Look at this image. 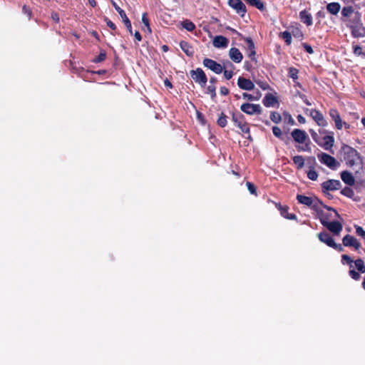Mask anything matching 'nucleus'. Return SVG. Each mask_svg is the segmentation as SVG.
<instances>
[{
  "label": "nucleus",
  "mask_w": 365,
  "mask_h": 365,
  "mask_svg": "<svg viewBox=\"0 0 365 365\" xmlns=\"http://www.w3.org/2000/svg\"><path fill=\"white\" fill-rule=\"evenodd\" d=\"M321 223L334 235L339 236L342 230V225L336 220H329L321 218Z\"/></svg>",
  "instance_id": "obj_5"
},
{
  "label": "nucleus",
  "mask_w": 365,
  "mask_h": 365,
  "mask_svg": "<svg viewBox=\"0 0 365 365\" xmlns=\"http://www.w3.org/2000/svg\"><path fill=\"white\" fill-rule=\"evenodd\" d=\"M51 18L56 23H58L60 21L58 14L57 12L53 11L51 14Z\"/></svg>",
  "instance_id": "obj_53"
},
{
  "label": "nucleus",
  "mask_w": 365,
  "mask_h": 365,
  "mask_svg": "<svg viewBox=\"0 0 365 365\" xmlns=\"http://www.w3.org/2000/svg\"><path fill=\"white\" fill-rule=\"evenodd\" d=\"M291 135L294 140L299 143H304L307 138V135L304 130L300 129H294Z\"/></svg>",
  "instance_id": "obj_16"
},
{
  "label": "nucleus",
  "mask_w": 365,
  "mask_h": 365,
  "mask_svg": "<svg viewBox=\"0 0 365 365\" xmlns=\"http://www.w3.org/2000/svg\"><path fill=\"white\" fill-rule=\"evenodd\" d=\"M321 242L325 243L327 246L335 249L339 252L343 251V247L341 245L336 244L333 238L326 233H321Z\"/></svg>",
  "instance_id": "obj_12"
},
{
  "label": "nucleus",
  "mask_w": 365,
  "mask_h": 365,
  "mask_svg": "<svg viewBox=\"0 0 365 365\" xmlns=\"http://www.w3.org/2000/svg\"><path fill=\"white\" fill-rule=\"evenodd\" d=\"M229 56L232 61L237 63H240L243 58V56L240 51L235 47H232L230 49Z\"/></svg>",
  "instance_id": "obj_20"
},
{
  "label": "nucleus",
  "mask_w": 365,
  "mask_h": 365,
  "mask_svg": "<svg viewBox=\"0 0 365 365\" xmlns=\"http://www.w3.org/2000/svg\"><path fill=\"white\" fill-rule=\"evenodd\" d=\"M202 63L205 67L210 69L216 74L221 73L225 68V66H222L220 63L208 58H204Z\"/></svg>",
  "instance_id": "obj_8"
},
{
  "label": "nucleus",
  "mask_w": 365,
  "mask_h": 365,
  "mask_svg": "<svg viewBox=\"0 0 365 365\" xmlns=\"http://www.w3.org/2000/svg\"><path fill=\"white\" fill-rule=\"evenodd\" d=\"M341 262L343 264H350V267H352V259H351V257L346 255H342L341 257Z\"/></svg>",
  "instance_id": "obj_46"
},
{
  "label": "nucleus",
  "mask_w": 365,
  "mask_h": 365,
  "mask_svg": "<svg viewBox=\"0 0 365 365\" xmlns=\"http://www.w3.org/2000/svg\"><path fill=\"white\" fill-rule=\"evenodd\" d=\"M344 160L346 164L350 168H359L362 166V159L359 153L353 148L349 145L342 147Z\"/></svg>",
  "instance_id": "obj_1"
},
{
  "label": "nucleus",
  "mask_w": 365,
  "mask_h": 365,
  "mask_svg": "<svg viewBox=\"0 0 365 365\" xmlns=\"http://www.w3.org/2000/svg\"><path fill=\"white\" fill-rule=\"evenodd\" d=\"M340 5L338 3H330L327 6L328 11L331 14H336L340 10Z\"/></svg>",
  "instance_id": "obj_29"
},
{
  "label": "nucleus",
  "mask_w": 365,
  "mask_h": 365,
  "mask_svg": "<svg viewBox=\"0 0 365 365\" xmlns=\"http://www.w3.org/2000/svg\"><path fill=\"white\" fill-rule=\"evenodd\" d=\"M354 53L356 55H360L361 53V47L356 46L354 47Z\"/></svg>",
  "instance_id": "obj_61"
},
{
  "label": "nucleus",
  "mask_w": 365,
  "mask_h": 365,
  "mask_svg": "<svg viewBox=\"0 0 365 365\" xmlns=\"http://www.w3.org/2000/svg\"><path fill=\"white\" fill-rule=\"evenodd\" d=\"M292 35L294 36V38H302L303 37V34L302 32V31L299 29V28H294L292 30V32H291Z\"/></svg>",
  "instance_id": "obj_44"
},
{
  "label": "nucleus",
  "mask_w": 365,
  "mask_h": 365,
  "mask_svg": "<svg viewBox=\"0 0 365 365\" xmlns=\"http://www.w3.org/2000/svg\"><path fill=\"white\" fill-rule=\"evenodd\" d=\"M337 215V213L333 210L332 209H330L329 207L326 205H323L321 204V216L323 217V219L327 220L326 217H331L333 218L334 217H336Z\"/></svg>",
  "instance_id": "obj_22"
},
{
  "label": "nucleus",
  "mask_w": 365,
  "mask_h": 365,
  "mask_svg": "<svg viewBox=\"0 0 365 365\" xmlns=\"http://www.w3.org/2000/svg\"><path fill=\"white\" fill-rule=\"evenodd\" d=\"M22 13L28 16L29 20L31 19L33 13L29 6L24 5L22 6Z\"/></svg>",
  "instance_id": "obj_41"
},
{
  "label": "nucleus",
  "mask_w": 365,
  "mask_h": 365,
  "mask_svg": "<svg viewBox=\"0 0 365 365\" xmlns=\"http://www.w3.org/2000/svg\"><path fill=\"white\" fill-rule=\"evenodd\" d=\"M307 177L312 180H316L318 178V174L314 169H310L307 172Z\"/></svg>",
  "instance_id": "obj_43"
},
{
  "label": "nucleus",
  "mask_w": 365,
  "mask_h": 365,
  "mask_svg": "<svg viewBox=\"0 0 365 365\" xmlns=\"http://www.w3.org/2000/svg\"><path fill=\"white\" fill-rule=\"evenodd\" d=\"M272 132L274 136H276L278 138L282 139V132L281 129L277 126H273L272 127Z\"/></svg>",
  "instance_id": "obj_45"
},
{
  "label": "nucleus",
  "mask_w": 365,
  "mask_h": 365,
  "mask_svg": "<svg viewBox=\"0 0 365 365\" xmlns=\"http://www.w3.org/2000/svg\"><path fill=\"white\" fill-rule=\"evenodd\" d=\"M343 245L346 247H354L355 250H359L361 247L360 243L359 241L353 236H351L349 235H346L344 237L343 240Z\"/></svg>",
  "instance_id": "obj_17"
},
{
  "label": "nucleus",
  "mask_w": 365,
  "mask_h": 365,
  "mask_svg": "<svg viewBox=\"0 0 365 365\" xmlns=\"http://www.w3.org/2000/svg\"><path fill=\"white\" fill-rule=\"evenodd\" d=\"M240 110L247 114V115H254V114H261L262 112V109L259 104H252L250 103H245L241 105Z\"/></svg>",
  "instance_id": "obj_6"
},
{
  "label": "nucleus",
  "mask_w": 365,
  "mask_h": 365,
  "mask_svg": "<svg viewBox=\"0 0 365 365\" xmlns=\"http://www.w3.org/2000/svg\"><path fill=\"white\" fill-rule=\"evenodd\" d=\"M342 193L346 196L350 197L353 195V191L350 188H346L342 190Z\"/></svg>",
  "instance_id": "obj_57"
},
{
  "label": "nucleus",
  "mask_w": 365,
  "mask_h": 365,
  "mask_svg": "<svg viewBox=\"0 0 365 365\" xmlns=\"http://www.w3.org/2000/svg\"><path fill=\"white\" fill-rule=\"evenodd\" d=\"M182 27L188 31H192L195 29V25L190 20H185L182 22Z\"/></svg>",
  "instance_id": "obj_33"
},
{
  "label": "nucleus",
  "mask_w": 365,
  "mask_h": 365,
  "mask_svg": "<svg viewBox=\"0 0 365 365\" xmlns=\"http://www.w3.org/2000/svg\"><path fill=\"white\" fill-rule=\"evenodd\" d=\"M279 37L284 40L287 46L292 43V34L288 31H284L279 34Z\"/></svg>",
  "instance_id": "obj_30"
},
{
  "label": "nucleus",
  "mask_w": 365,
  "mask_h": 365,
  "mask_svg": "<svg viewBox=\"0 0 365 365\" xmlns=\"http://www.w3.org/2000/svg\"><path fill=\"white\" fill-rule=\"evenodd\" d=\"M298 69L294 67H290L288 70V76L295 81L298 78Z\"/></svg>",
  "instance_id": "obj_38"
},
{
  "label": "nucleus",
  "mask_w": 365,
  "mask_h": 365,
  "mask_svg": "<svg viewBox=\"0 0 365 365\" xmlns=\"http://www.w3.org/2000/svg\"><path fill=\"white\" fill-rule=\"evenodd\" d=\"M242 97H243V98L247 99L250 101H258L259 99L260 95L259 96H255L247 93H243Z\"/></svg>",
  "instance_id": "obj_42"
},
{
  "label": "nucleus",
  "mask_w": 365,
  "mask_h": 365,
  "mask_svg": "<svg viewBox=\"0 0 365 365\" xmlns=\"http://www.w3.org/2000/svg\"><path fill=\"white\" fill-rule=\"evenodd\" d=\"M293 162L297 165V169H301L304 165V159L302 155H296L293 158Z\"/></svg>",
  "instance_id": "obj_31"
},
{
  "label": "nucleus",
  "mask_w": 365,
  "mask_h": 365,
  "mask_svg": "<svg viewBox=\"0 0 365 365\" xmlns=\"http://www.w3.org/2000/svg\"><path fill=\"white\" fill-rule=\"evenodd\" d=\"M349 11H350V9L344 8L342 10V14L344 16H347L348 14L349 13Z\"/></svg>",
  "instance_id": "obj_64"
},
{
  "label": "nucleus",
  "mask_w": 365,
  "mask_h": 365,
  "mask_svg": "<svg viewBox=\"0 0 365 365\" xmlns=\"http://www.w3.org/2000/svg\"><path fill=\"white\" fill-rule=\"evenodd\" d=\"M88 4L92 6L95 7L97 5V2L96 0H88Z\"/></svg>",
  "instance_id": "obj_63"
},
{
  "label": "nucleus",
  "mask_w": 365,
  "mask_h": 365,
  "mask_svg": "<svg viewBox=\"0 0 365 365\" xmlns=\"http://www.w3.org/2000/svg\"><path fill=\"white\" fill-rule=\"evenodd\" d=\"M276 207L279 210L281 215L284 218L288 220H295L297 218L295 214L288 212L289 209L288 206H282L280 203H276Z\"/></svg>",
  "instance_id": "obj_18"
},
{
  "label": "nucleus",
  "mask_w": 365,
  "mask_h": 365,
  "mask_svg": "<svg viewBox=\"0 0 365 365\" xmlns=\"http://www.w3.org/2000/svg\"><path fill=\"white\" fill-rule=\"evenodd\" d=\"M206 93L210 94V97L212 100H215L216 98V86L215 85H209L206 88Z\"/></svg>",
  "instance_id": "obj_34"
},
{
  "label": "nucleus",
  "mask_w": 365,
  "mask_h": 365,
  "mask_svg": "<svg viewBox=\"0 0 365 365\" xmlns=\"http://www.w3.org/2000/svg\"><path fill=\"white\" fill-rule=\"evenodd\" d=\"M228 43V39L223 36H216L212 41L213 46L216 48H226Z\"/></svg>",
  "instance_id": "obj_21"
},
{
  "label": "nucleus",
  "mask_w": 365,
  "mask_h": 365,
  "mask_svg": "<svg viewBox=\"0 0 365 365\" xmlns=\"http://www.w3.org/2000/svg\"><path fill=\"white\" fill-rule=\"evenodd\" d=\"M299 18L301 21L305 24L307 26L312 25V16L307 10H303L299 12Z\"/></svg>",
  "instance_id": "obj_25"
},
{
  "label": "nucleus",
  "mask_w": 365,
  "mask_h": 365,
  "mask_svg": "<svg viewBox=\"0 0 365 365\" xmlns=\"http://www.w3.org/2000/svg\"><path fill=\"white\" fill-rule=\"evenodd\" d=\"M321 163L333 170H337L340 165V163L334 157L326 153H321Z\"/></svg>",
  "instance_id": "obj_9"
},
{
  "label": "nucleus",
  "mask_w": 365,
  "mask_h": 365,
  "mask_svg": "<svg viewBox=\"0 0 365 365\" xmlns=\"http://www.w3.org/2000/svg\"><path fill=\"white\" fill-rule=\"evenodd\" d=\"M242 39L247 43L246 53L248 58L255 63L257 62L256 58V48L254 41L250 37H242Z\"/></svg>",
  "instance_id": "obj_7"
},
{
  "label": "nucleus",
  "mask_w": 365,
  "mask_h": 365,
  "mask_svg": "<svg viewBox=\"0 0 365 365\" xmlns=\"http://www.w3.org/2000/svg\"><path fill=\"white\" fill-rule=\"evenodd\" d=\"M302 46L307 53H313L314 51L310 45L307 44V43H303Z\"/></svg>",
  "instance_id": "obj_52"
},
{
  "label": "nucleus",
  "mask_w": 365,
  "mask_h": 365,
  "mask_svg": "<svg viewBox=\"0 0 365 365\" xmlns=\"http://www.w3.org/2000/svg\"><path fill=\"white\" fill-rule=\"evenodd\" d=\"M341 185V182L339 180H330L327 182H324L322 184L324 192H326L329 190H336L339 189Z\"/></svg>",
  "instance_id": "obj_19"
},
{
  "label": "nucleus",
  "mask_w": 365,
  "mask_h": 365,
  "mask_svg": "<svg viewBox=\"0 0 365 365\" xmlns=\"http://www.w3.org/2000/svg\"><path fill=\"white\" fill-rule=\"evenodd\" d=\"M297 200L299 203L313 209L316 212V216L319 217V210H318V202H319V200L317 197H312L303 195H297Z\"/></svg>",
  "instance_id": "obj_3"
},
{
  "label": "nucleus",
  "mask_w": 365,
  "mask_h": 365,
  "mask_svg": "<svg viewBox=\"0 0 365 365\" xmlns=\"http://www.w3.org/2000/svg\"><path fill=\"white\" fill-rule=\"evenodd\" d=\"M349 274L354 279L358 280L360 278V274L354 269L349 271Z\"/></svg>",
  "instance_id": "obj_51"
},
{
  "label": "nucleus",
  "mask_w": 365,
  "mask_h": 365,
  "mask_svg": "<svg viewBox=\"0 0 365 365\" xmlns=\"http://www.w3.org/2000/svg\"><path fill=\"white\" fill-rule=\"evenodd\" d=\"M142 22L146 26L148 33L151 34L152 30L150 26L149 19L147 17L146 13H144L142 16Z\"/></svg>",
  "instance_id": "obj_39"
},
{
  "label": "nucleus",
  "mask_w": 365,
  "mask_h": 365,
  "mask_svg": "<svg viewBox=\"0 0 365 365\" xmlns=\"http://www.w3.org/2000/svg\"><path fill=\"white\" fill-rule=\"evenodd\" d=\"M228 4L242 17H243L247 12L246 6L241 0H229Z\"/></svg>",
  "instance_id": "obj_11"
},
{
  "label": "nucleus",
  "mask_w": 365,
  "mask_h": 365,
  "mask_svg": "<svg viewBox=\"0 0 365 365\" xmlns=\"http://www.w3.org/2000/svg\"><path fill=\"white\" fill-rule=\"evenodd\" d=\"M105 21L107 24V26L112 30L115 31L117 29L116 26L112 21H110L108 18H105Z\"/></svg>",
  "instance_id": "obj_50"
},
{
  "label": "nucleus",
  "mask_w": 365,
  "mask_h": 365,
  "mask_svg": "<svg viewBox=\"0 0 365 365\" xmlns=\"http://www.w3.org/2000/svg\"><path fill=\"white\" fill-rule=\"evenodd\" d=\"M190 74L192 79L196 83H198L202 88L205 87L207 82V78L202 68H197L195 70H191Z\"/></svg>",
  "instance_id": "obj_4"
},
{
  "label": "nucleus",
  "mask_w": 365,
  "mask_h": 365,
  "mask_svg": "<svg viewBox=\"0 0 365 365\" xmlns=\"http://www.w3.org/2000/svg\"><path fill=\"white\" fill-rule=\"evenodd\" d=\"M329 115L332 120L335 123L336 128L339 130H341L343 127V125H345L346 128H349V125L346 124V123H344L339 115V113L338 111L335 109H331L329 111Z\"/></svg>",
  "instance_id": "obj_13"
},
{
  "label": "nucleus",
  "mask_w": 365,
  "mask_h": 365,
  "mask_svg": "<svg viewBox=\"0 0 365 365\" xmlns=\"http://www.w3.org/2000/svg\"><path fill=\"white\" fill-rule=\"evenodd\" d=\"M355 229L356 234L365 240V230L359 225H355Z\"/></svg>",
  "instance_id": "obj_48"
},
{
  "label": "nucleus",
  "mask_w": 365,
  "mask_h": 365,
  "mask_svg": "<svg viewBox=\"0 0 365 365\" xmlns=\"http://www.w3.org/2000/svg\"><path fill=\"white\" fill-rule=\"evenodd\" d=\"M244 68L247 71H251L253 69V66L250 62L245 61L244 63Z\"/></svg>",
  "instance_id": "obj_55"
},
{
  "label": "nucleus",
  "mask_w": 365,
  "mask_h": 365,
  "mask_svg": "<svg viewBox=\"0 0 365 365\" xmlns=\"http://www.w3.org/2000/svg\"><path fill=\"white\" fill-rule=\"evenodd\" d=\"M164 85H165L166 87L169 88H173V85H172L171 82H170L168 78H165V79L164 80Z\"/></svg>",
  "instance_id": "obj_60"
},
{
  "label": "nucleus",
  "mask_w": 365,
  "mask_h": 365,
  "mask_svg": "<svg viewBox=\"0 0 365 365\" xmlns=\"http://www.w3.org/2000/svg\"><path fill=\"white\" fill-rule=\"evenodd\" d=\"M270 119L272 122L277 124L279 123L282 120V116L281 115L276 111H272L270 113Z\"/></svg>",
  "instance_id": "obj_36"
},
{
  "label": "nucleus",
  "mask_w": 365,
  "mask_h": 365,
  "mask_svg": "<svg viewBox=\"0 0 365 365\" xmlns=\"http://www.w3.org/2000/svg\"><path fill=\"white\" fill-rule=\"evenodd\" d=\"M341 180L344 183H346L348 185H353L355 182V179L352 174L348 171H343L341 173Z\"/></svg>",
  "instance_id": "obj_24"
},
{
  "label": "nucleus",
  "mask_w": 365,
  "mask_h": 365,
  "mask_svg": "<svg viewBox=\"0 0 365 365\" xmlns=\"http://www.w3.org/2000/svg\"><path fill=\"white\" fill-rule=\"evenodd\" d=\"M222 72H223L225 78L227 80L231 79L232 78L233 75H234L233 71L232 69L231 70H227L225 68Z\"/></svg>",
  "instance_id": "obj_49"
},
{
  "label": "nucleus",
  "mask_w": 365,
  "mask_h": 365,
  "mask_svg": "<svg viewBox=\"0 0 365 365\" xmlns=\"http://www.w3.org/2000/svg\"><path fill=\"white\" fill-rule=\"evenodd\" d=\"M227 115L224 113H221L219 115L217 120V125L221 128L225 127L227 123Z\"/></svg>",
  "instance_id": "obj_32"
},
{
  "label": "nucleus",
  "mask_w": 365,
  "mask_h": 365,
  "mask_svg": "<svg viewBox=\"0 0 365 365\" xmlns=\"http://www.w3.org/2000/svg\"><path fill=\"white\" fill-rule=\"evenodd\" d=\"M246 2L260 11H263L265 9L264 3L261 0H246Z\"/></svg>",
  "instance_id": "obj_28"
},
{
  "label": "nucleus",
  "mask_w": 365,
  "mask_h": 365,
  "mask_svg": "<svg viewBox=\"0 0 365 365\" xmlns=\"http://www.w3.org/2000/svg\"><path fill=\"white\" fill-rule=\"evenodd\" d=\"M297 119L299 123H304L306 122L305 118L302 115H298Z\"/></svg>",
  "instance_id": "obj_59"
},
{
  "label": "nucleus",
  "mask_w": 365,
  "mask_h": 365,
  "mask_svg": "<svg viewBox=\"0 0 365 365\" xmlns=\"http://www.w3.org/2000/svg\"><path fill=\"white\" fill-rule=\"evenodd\" d=\"M111 3H112L113 6L115 8V9L118 11V13L119 14L120 16L121 17L122 21L124 23V24H125L126 29H128L129 34L130 35H132L133 34V30H132L131 22L129 20V19L128 18V16H126L125 12L122 9H120L119 7V6L114 1H111Z\"/></svg>",
  "instance_id": "obj_10"
},
{
  "label": "nucleus",
  "mask_w": 365,
  "mask_h": 365,
  "mask_svg": "<svg viewBox=\"0 0 365 365\" xmlns=\"http://www.w3.org/2000/svg\"><path fill=\"white\" fill-rule=\"evenodd\" d=\"M232 120L235 125L237 126L242 133L247 134V138L250 140H252L250 135V130L249 123L246 121L245 117L240 113H232Z\"/></svg>",
  "instance_id": "obj_2"
},
{
  "label": "nucleus",
  "mask_w": 365,
  "mask_h": 365,
  "mask_svg": "<svg viewBox=\"0 0 365 365\" xmlns=\"http://www.w3.org/2000/svg\"><path fill=\"white\" fill-rule=\"evenodd\" d=\"M134 37H135V40L138 41H140L142 40L141 34L138 31H136L135 32Z\"/></svg>",
  "instance_id": "obj_58"
},
{
  "label": "nucleus",
  "mask_w": 365,
  "mask_h": 365,
  "mask_svg": "<svg viewBox=\"0 0 365 365\" xmlns=\"http://www.w3.org/2000/svg\"><path fill=\"white\" fill-rule=\"evenodd\" d=\"M220 93L222 96H227L229 94L230 91L225 86H221L220 88Z\"/></svg>",
  "instance_id": "obj_54"
},
{
  "label": "nucleus",
  "mask_w": 365,
  "mask_h": 365,
  "mask_svg": "<svg viewBox=\"0 0 365 365\" xmlns=\"http://www.w3.org/2000/svg\"><path fill=\"white\" fill-rule=\"evenodd\" d=\"M217 82V79L216 77L215 76H212L210 78V83L211 85H215L216 83Z\"/></svg>",
  "instance_id": "obj_62"
},
{
  "label": "nucleus",
  "mask_w": 365,
  "mask_h": 365,
  "mask_svg": "<svg viewBox=\"0 0 365 365\" xmlns=\"http://www.w3.org/2000/svg\"><path fill=\"white\" fill-rule=\"evenodd\" d=\"M246 185L247 187V189L248 190L250 191V192L252 194V195H257V187L256 186L251 182H246Z\"/></svg>",
  "instance_id": "obj_40"
},
{
  "label": "nucleus",
  "mask_w": 365,
  "mask_h": 365,
  "mask_svg": "<svg viewBox=\"0 0 365 365\" xmlns=\"http://www.w3.org/2000/svg\"><path fill=\"white\" fill-rule=\"evenodd\" d=\"M352 34L354 36L362 37L365 36V28L360 24H357L352 28Z\"/></svg>",
  "instance_id": "obj_27"
},
{
  "label": "nucleus",
  "mask_w": 365,
  "mask_h": 365,
  "mask_svg": "<svg viewBox=\"0 0 365 365\" xmlns=\"http://www.w3.org/2000/svg\"><path fill=\"white\" fill-rule=\"evenodd\" d=\"M106 58V52L104 50H101L99 55H98L96 57H95L93 59V62L95 63H101L103 61H105Z\"/></svg>",
  "instance_id": "obj_35"
},
{
  "label": "nucleus",
  "mask_w": 365,
  "mask_h": 365,
  "mask_svg": "<svg viewBox=\"0 0 365 365\" xmlns=\"http://www.w3.org/2000/svg\"><path fill=\"white\" fill-rule=\"evenodd\" d=\"M237 86L240 88L245 91H252L255 88V84L250 79L242 76L237 79Z\"/></svg>",
  "instance_id": "obj_14"
},
{
  "label": "nucleus",
  "mask_w": 365,
  "mask_h": 365,
  "mask_svg": "<svg viewBox=\"0 0 365 365\" xmlns=\"http://www.w3.org/2000/svg\"><path fill=\"white\" fill-rule=\"evenodd\" d=\"M334 143V138L333 133H328L322 138L321 146L327 150H331Z\"/></svg>",
  "instance_id": "obj_15"
},
{
  "label": "nucleus",
  "mask_w": 365,
  "mask_h": 365,
  "mask_svg": "<svg viewBox=\"0 0 365 365\" xmlns=\"http://www.w3.org/2000/svg\"><path fill=\"white\" fill-rule=\"evenodd\" d=\"M277 102V98L271 93H267L262 101V103L265 107L273 106L274 104Z\"/></svg>",
  "instance_id": "obj_26"
},
{
  "label": "nucleus",
  "mask_w": 365,
  "mask_h": 365,
  "mask_svg": "<svg viewBox=\"0 0 365 365\" xmlns=\"http://www.w3.org/2000/svg\"><path fill=\"white\" fill-rule=\"evenodd\" d=\"M356 268L361 272H365V265L364 261L361 259H358L354 262Z\"/></svg>",
  "instance_id": "obj_37"
},
{
  "label": "nucleus",
  "mask_w": 365,
  "mask_h": 365,
  "mask_svg": "<svg viewBox=\"0 0 365 365\" xmlns=\"http://www.w3.org/2000/svg\"><path fill=\"white\" fill-rule=\"evenodd\" d=\"M227 30L230 31L232 34H237L238 36H240L241 38L242 39V37H244L242 34H240V32H238L237 30H235V29H232L231 28L230 26H227L226 28Z\"/></svg>",
  "instance_id": "obj_56"
},
{
  "label": "nucleus",
  "mask_w": 365,
  "mask_h": 365,
  "mask_svg": "<svg viewBox=\"0 0 365 365\" xmlns=\"http://www.w3.org/2000/svg\"><path fill=\"white\" fill-rule=\"evenodd\" d=\"M180 47L187 56H189V57L193 56V55H194L193 47L187 41H181L180 42Z\"/></svg>",
  "instance_id": "obj_23"
},
{
  "label": "nucleus",
  "mask_w": 365,
  "mask_h": 365,
  "mask_svg": "<svg viewBox=\"0 0 365 365\" xmlns=\"http://www.w3.org/2000/svg\"><path fill=\"white\" fill-rule=\"evenodd\" d=\"M311 115L317 125H319V111L313 110L311 111Z\"/></svg>",
  "instance_id": "obj_47"
}]
</instances>
